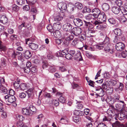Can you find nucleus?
<instances>
[{
	"label": "nucleus",
	"instance_id": "1",
	"mask_svg": "<svg viewBox=\"0 0 127 127\" xmlns=\"http://www.w3.org/2000/svg\"><path fill=\"white\" fill-rule=\"evenodd\" d=\"M109 41V37L106 36L104 41L103 42L101 43L98 44L96 46V48L97 49L101 50L103 49L104 47L106 44L108 43Z\"/></svg>",
	"mask_w": 127,
	"mask_h": 127
},
{
	"label": "nucleus",
	"instance_id": "2",
	"mask_svg": "<svg viewBox=\"0 0 127 127\" xmlns=\"http://www.w3.org/2000/svg\"><path fill=\"white\" fill-rule=\"evenodd\" d=\"M4 97L6 101H7L10 103H13L16 100L15 97L14 95L10 96V95H7L4 96Z\"/></svg>",
	"mask_w": 127,
	"mask_h": 127
},
{
	"label": "nucleus",
	"instance_id": "3",
	"mask_svg": "<svg viewBox=\"0 0 127 127\" xmlns=\"http://www.w3.org/2000/svg\"><path fill=\"white\" fill-rule=\"evenodd\" d=\"M97 16L99 21L101 22L105 21L106 20V16L105 13L103 12H100Z\"/></svg>",
	"mask_w": 127,
	"mask_h": 127
},
{
	"label": "nucleus",
	"instance_id": "4",
	"mask_svg": "<svg viewBox=\"0 0 127 127\" xmlns=\"http://www.w3.org/2000/svg\"><path fill=\"white\" fill-rule=\"evenodd\" d=\"M125 47V44L122 42H119L116 45V49L118 51H122Z\"/></svg>",
	"mask_w": 127,
	"mask_h": 127
},
{
	"label": "nucleus",
	"instance_id": "5",
	"mask_svg": "<svg viewBox=\"0 0 127 127\" xmlns=\"http://www.w3.org/2000/svg\"><path fill=\"white\" fill-rule=\"evenodd\" d=\"M82 30L79 27H75L72 30V33L75 36L79 35L82 32Z\"/></svg>",
	"mask_w": 127,
	"mask_h": 127
},
{
	"label": "nucleus",
	"instance_id": "6",
	"mask_svg": "<svg viewBox=\"0 0 127 127\" xmlns=\"http://www.w3.org/2000/svg\"><path fill=\"white\" fill-rule=\"evenodd\" d=\"M58 7L61 11L64 12V10H65L67 8V5L66 3L60 2L58 4Z\"/></svg>",
	"mask_w": 127,
	"mask_h": 127
},
{
	"label": "nucleus",
	"instance_id": "7",
	"mask_svg": "<svg viewBox=\"0 0 127 127\" xmlns=\"http://www.w3.org/2000/svg\"><path fill=\"white\" fill-rule=\"evenodd\" d=\"M127 111H125L121 112L119 114L118 117L119 119L120 120H123L125 118H127Z\"/></svg>",
	"mask_w": 127,
	"mask_h": 127
},
{
	"label": "nucleus",
	"instance_id": "8",
	"mask_svg": "<svg viewBox=\"0 0 127 127\" xmlns=\"http://www.w3.org/2000/svg\"><path fill=\"white\" fill-rule=\"evenodd\" d=\"M63 28L64 31L69 32L71 30L72 26L70 23H67L63 25Z\"/></svg>",
	"mask_w": 127,
	"mask_h": 127
},
{
	"label": "nucleus",
	"instance_id": "9",
	"mask_svg": "<svg viewBox=\"0 0 127 127\" xmlns=\"http://www.w3.org/2000/svg\"><path fill=\"white\" fill-rule=\"evenodd\" d=\"M73 22L75 25L78 27H80L83 25L82 21L79 18L75 19Z\"/></svg>",
	"mask_w": 127,
	"mask_h": 127
},
{
	"label": "nucleus",
	"instance_id": "10",
	"mask_svg": "<svg viewBox=\"0 0 127 127\" xmlns=\"http://www.w3.org/2000/svg\"><path fill=\"white\" fill-rule=\"evenodd\" d=\"M22 54L25 58L27 59L30 58L32 56V54L31 52L28 50H24Z\"/></svg>",
	"mask_w": 127,
	"mask_h": 127
},
{
	"label": "nucleus",
	"instance_id": "11",
	"mask_svg": "<svg viewBox=\"0 0 127 127\" xmlns=\"http://www.w3.org/2000/svg\"><path fill=\"white\" fill-rule=\"evenodd\" d=\"M92 12L93 13L92 14L94 16L95 18H97V16L100 13L99 9L97 8H95L92 9Z\"/></svg>",
	"mask_w": 127,
	"mask_h": 127
},
{
	"label": "nucleus",
	"instance_id": "12",
	"mask_svg": "<svg viewBox=\"0 0 127 127\" xmlns=\"http://www.w3.org/2000/svg\"><path fill=\"white\" fill-rule=\"evenodd\" d=\"M120 96L118 95H115L113 99V103H114L116 102H121L123 104V106L124 104V102L123 101L120 100Z\"/></svg>",
	"mask_w": 127,
	"mask_h": 127
},
{
	"label": "nucleus",
	"instance_id": "13",
	"mask_svg": "<svg viewBox=\"0 0 127 127\" xmlns=\"http://www.w3.org/2000/svg\"><path fill=\"white\" fill-rule=\"evenodd\" d=\"M119 16L118 17V19L121 23H124L127 21V19L126 17L124 15L120 16L118 15Z\"/></svg>",
	"mask_w": 127,
	"mask_h": 127
},
{
	"label": "nucleus",
	"instance_id": "14",
	"mask_svg": "<svg viewBox=\"0 0 127 127\" xmlns=\"http://www.w3.org/2000/svg\"><path fill=\"white\" fill-rule=\"evenodd\" d=\"M73 57L75 60L78 61H82L83 59L80 52L78 53Z\"/></svg>",
	"mask_w": 127,
	"mask_h": 127
},
{
	"label": "nucleus",
	"instance_id": "15",
	"mask_svg": "<svg viewBox=\"0 0 127 127\" xmlns=\"http://www.w3.org/2000/svg\"><path fill=\"white\" fill-rule=\"evenodd\" d=\"M30 48L32 50H35L38 48V45L37 44L31 43L29 44Z\"/></svg>",
	"mask_w": 127,
	"mask_h": 127
},
{
	"label": "nucleus",
	"instance_id": "16",
	"mask_svg": "<svg viewBox=\"0 0 127 127\" xmlns=\"http://www.w3.org/2000/svg\"><path fill=\"white\" fill-rule=\"evenodd\" d=\"M121 10L120 8L114 6L112 7V10L115 14H118Z\"/></svg>",
	"mask_w": 127,
	"mask_h": 127
},
{
	"label": "nucleus",
	"instance_id": "17",
	"mask_svg": "<svg viewBox=\"0 0 127 127\" xmlns=\"http://www.w3.org/2000/svg\"><path fill=\"white\" fill-rule=\"evenodd\" d=\"M85 18L87 21H90L92 19H94L95 18L93 15L89 14L85 16Z\"/></svg>",
	"mask_w": 127,
	"mask_h": 127
},
{
	"label": "nucleus",
	"instance_id": "18",
	"mask_svg": "<svg viewBox=\"0 0 127 127\" xmlns=\"http://www.w3.org/2000/svg\"><path fill=\"white\" fill-rule=\"evenodd\" d=\"M26 92L28 95L29 98L32 97H33L34 93L32 89H29L26 91Z\"/></svg>",
	"mask_w": 127,
	"mask_h": 127
},
{
	"label": "nucleus",
	"instance_id": "19",
	"mask_svg": "<svg viewBox=\"0 0 127 127\" xmlns=\"http://www.w3.org/2000/svg\"><path fill=\"white\" fill-rule=\"evenodd\" d=\"M7 17L4 16L2 15L1 17L0 22L3 24H5L7 22Z\"/></svg>",
	"mask_w": 127,
	"mask_h": 127
},
{
	"label": "nucleus",
	"instance_id": "20",
	"mask_svg": "<svg viewBox=\"0 0 127 127\" xmlns=\"http://www.w3.org/2000/svg\"><path fill=\"white\" fill-rule=\"evenodd\" d=\"M53 27L57 30L60 29L61 27V25L60 22L54 23L53 25Z\"/></svg>",
	"mask_w": 127,
	"mask_h": 127
},
{
	"label": "nucleus",
	"instance_id": "21",
	"mask_svg": "<svg viewBox=\"0 0 127 127\" xmlns=\"http://www.w3.org/2000/svg\"><path fill=\"white\" fill-rule=\"evenodd\" d=\"M22 113L24 115H31V112L29 109L25 108H23L22 110Z\"/></svg>",
	"mask_w": 127,
	"mask_h": 127
},
{
	"label": "nucleus",
	"instance_id": "22",
	"mask_svg": "<svg viewBox=\"0 0 127 127\" xmlns=\"http://www.w3.org/2000/svg\"><path fill=\"white\" fill-rule=\"evenodd\" d=\"M102 9L104 11H106L108 10L110 8V6L108 3H104L102 5Z\"/></svg>",
	"mask_w": 127,
	"mask_h": 127
},
{
	"label": "nucleus",
	"instance_id": "23",
	"mask_svg": "<svg viewBox=\"0 0 127 127\" xmlns=\"http://www.w3.org/2000/svg\"><path fill=\"white\" fill-rule=\"evenodd\" d=\"M114 33L116 35L120 36L122 34V32L121 30L119 29H115L114 30Z\"/></svg>",
	"mask_w": 127,
	"mask_h": 127
},
{
	"label": "nucleus",
	"instance_id": "24",
	"mask_svg": "<svg viewBox=\"0 0 127 127\" xmlns=\"http://www.w3.org/2000/svg\"><path fill=\"white\" fill-rule=\"evenodd\" d=\"M53 33V35L55 37L59 38L61 36L60 32L58 30L54 31Z\"/></svg>",
	"mask_w": 127,
	"mask_h": 127
},
{
	"label": "nucleus",
	"instance_id": "25",
	"mask_svg": "<svg viewBox=\"0 0 127 127\" xmlns=\"http://www.w3.org/2000/svg\"><path fill=\"white\" fill-rule=\"evenodd\" d=\"M114 126L116 127H125V125L122 123L116 121V122L114 124Z\"/></svg>",
	"mask_w": 127,
	"mask_h": 127
},
{
	"label": "nucleus",
	"instance_id": "26",
	"mask_svg": "<svg viewBox=\"0 0 127 127\" xmlns=\"http://www.w3.org/2000/svg\"><path fill=\"white\" fill-rule=\"evenodd\" d=\"M76 107L78 109H81L83 108V103L81 102L78 101L76 103Z\"/></svg>",
	"mask_w": 127,
	"mask_h": 127
},
{
	"label": "nucleus",
	"instance_id": "27",
	"mask_svg": "<svg viewBox=\"0 0 127 127\" xmlns=\"http://www.w3.org/2000/svg\"><path fill=\"white\" fill-rule=\"evenodd\" d=\"M68 50L67 48L66 49H64L63 50L61 51H60V53L61 54V56H62V57L64 55H66V54H68Z\"/></svg>",
	"mask_w": 127,
	"mask_h": 127
},
{
	"label": "nucleus",
	"instance_id": "28",
	"mask_svg": "<svg viewBox=\"0 0 127 127\" xmlns=\"http://www.w3.org/2000/svg\"><path fill=\"white\" fill-rule=\"evenodd\" d=\"M54 18L55 21H59L63 19V17L61 15H60L54 16Z\"/></svg>",
	"mask_w": 127,
	"mask_h": 127
},
{
	"label": "nucleus",
	"instance_id": "29",
	"mask_svg": "<svg viewBox=\"0 0 127 127\" xmlns=\"http://www.w3.org/2000/svg\"><path fill=\"white\" fill-rule=\"evenodd\" d=\"M49 70L50 72H53L56 71V69L55 68L54 65L53 64H51L50 65Z\"/></svg>",
	"mask_w": 127,
	"mask_h": 127
},
{
	"label": "nucleus",
	"instance_id": "30",
	"mask_svg": "<svg viewBox=\"0 0 127 127\" xmlns=\"http://www.w3.org/2000/svg\"><path fill=\"white\" fill-rule=\"evenodd\" d=\"M12 9L13 11L17 12L19 10V7L16 4H14L12 6Z\"/></svg>",
	"mask_w": 127,
	"mask_h": 127
},
{
	"label": "nucleus",
	"instance_id": "31",
	"mask_svg": "<svg viewBox=\"0 0 127 127\" xmlns=\"http://www.w3.org/2000/svg\"><path fill=\"white\" fill-rule=\"evenodd\" d=\"M29 110L31 112V115L32 113V112H35V107L32 105H30L29 107Z\"/></svg>",
	"mask_w": 127,
	"mask_h": 127
},
{
	"label": "nucleus",
	"instance_id": "32",
	"mask_svg": "<svg viewBox=\"0 0 127 127\" xmlns=\"http://www.w3.org/2000/svg\"><path fill=\"white\" fill-rule=\"evenodd\" d=\"M75 5L77 8L79 9H81L83 8L82 4L79 2H76L75 4Z\"/></svg>",
	"mask_w": 127,
	"mask_h": 127
},
{
	"label": "nucleus",
	"instance_id": "33",
	"mask_svg": "<svg viewBox=\"0 0 127 127\" xmlns=\"http://www.w3.org/2000/svg\"><path fill=\"white\" fill-rule=\"evenodd\" d=\"M16 125L18 127H25L24 124L22 121L18 122L16 124Z\"/></svg>",
	"mask_w": 127,
	"mask_h": 127
},
{
	"label": "nucleus",
	"instance_id": "34",
	"mask_svg": "<svg viewBox=\"0 0 127 127\" xmlns=\"http://www.w3.org/2000/svg\"><path fill=\"white\" fill-rule=\"evenodd\" d=\"M124 86L123 84L121 83H120V85L118 89H115L116 91H118V90L119 89L121 91H122L124 88Z\"/></svg>",
	"mask_w": 127,
	"mask_h": 127
},
{
	"label": "nucleus",
	"instance_id": "35",
	"mask_svg": "<svg viewBox=\"0 0 127 127\" xmlns=\"http://www.w3.org/2000/svg\"><path fill=\"white\" fill-rule=\"evenodd\" d=\"M19 86L20 87L22 90H24L27 88V85L25 83H22L20 85H19Z\"/></svg>",
	"mask_w": 127,
	"mask_h": 127
},
{
	"label": "nucleus",
	"instance_id": "36",
	"mask_svg": "<svg viewBox=\"0 0 127 127\" xmlns=\"http://www.w3.org/2000/svg\"><path fill=\"white\" fill-rule=\"evenodd\" d=\"M106 25H104L103 24H98L96 26L97 29H102L106 27Z\"/></svg>",
	"mask_w": 127,
	"mask_h": 127
},
{
	"label": "nucleus",
	"instance_id": "37",
	"mask_svg": "<svg viewBox=\"0 0 127 127\" xmlns=\"http://www.w3.org/2000/svg\"><path fill=\"white\" fill-rule=\"evenodd\" d=\"M30 69L31 72L32 74L36 73L37 71V69L35 67H32Z\"/></svg>",
	"mask_w": 127,
	"mask_h": 127
},
{
	"label": "nucleus",
	"instance_id": "38",
	"mask_svg": "<svg viewBox=\"0 0 127 127\" xmlns=\"http://www.w3.org/2000/svg\"><path fill=\"white\" fill-rule=\"evenodd\" d=\"M85 49L86 50H88L92 51L94 50V49L93 47L88 46L86 45H85L84 46Z\"/></svg>",
	"mask_w": 127,
	"mask_h": 127
},
{
	"label": "nucleus",
	"instance_id": "39",
	"mask_svg": "<svg viewBox=\"0 0 127 127\" xmlns=\"http://www.w3.org/2000/svg\"><path fill=\"white\" fill-rule=\"evenodd\" d=\"M47 29L48 31L50 32L53 31V29L52 26L51 24H49L47 27Z\"/></svg>",
	"mask_w": 127,
	"mask_h": 127
},
{
	"label": "nucleus",
	"instance_id": "40",
	"mask_svg": "<svg viewBox=\"0 0 127 127\" xmlns=\"http://www.w3.org/2000/svg\"><path fill=\"white\" fill-rule=\"evenodd\" d=\"M108 21L111 24H114L116 22L115 20L113 18H111L108 20Z\"/></svg>",
	"mask_w": 127,
	"mask_h": 127
},
{
	"label": "nucleus",
	"instance_id": "41",
	"mask_svg": "<svg viewBox=\"0 0 127 127\" xmlns=\"http://www.w3.org/2000/svg\"><path fill=\"white\" fill-rule=\"evenodd\" d=\"M73 57V56L68 53L65 56V58L68 60L71 59Z\"/></svg>",
	"mask_w": 127,
	"mask_h": 127
},
{
	"label": "nucleus",
	"instance_id": "42",
	"mask_svg": "<svg viewBox=\"0 0 127 127\" xmlns=\"http://www.w3.org/2000/svg\"><path fill=\"white\" fill-rule=\"evenodd\" d=\"M115 3L118 6H120L122 5V2L121 0H116L115 2Z\"/></svg>",
	"mask_w": 127,
	"mask_h": 127
},
{
	"label": "nucleus",
	"instance_id": "43",
	"mask_svg": "<svg viewBox=\"0 0 127 127\" xmlns=\"http://www.w3.org/2000/svg\"><path fill=\"white\" fill-rule=\"evenodd\" d=\"M27 25L26 24L25 22H24L23 23L18 27V28L19 29L21 30L23 27H27Z\"/></svg>",
	"mask_w": 127,
	"mask_h": 127
},
{
	"label": "nucleus",
	"instance_id": "44",
	"mask_svg": "<svg viewBox=\"0 0 127 127\" xmlns=\"http://www.w3.org/2000/svg\"><path fill=\"white\" fill-rule=\"evenodd\" d=\"M1 88H2L1 90L2 93L4 94L7 93L8 91L5 87H2Z\"/></svg>",
	"mask_w": 127,
	"mask_h": 127
},
{
	"label": "nucleus",
	"instance_id": "45",
	"mask_svg": "<svg viewBox=\"0 0 127 127\" xmlns=\"http://www.w3.org/2000/svg\"><path fill=\"white\" fill-rule=\"evenodd\" d=\"M5 60L3 58H2L1 59V65L3 67H5L6 65V64L5 62Z\"/></svg>",
	"mask_w": 127,
	"mask_h": 127
},
{
	"label": "nucleus",
	"instance_id": "46",
	"mask_svg": "<svg viewBox=\"0 0 127 127\" xmlns=\"http://www.w3.org/2000/svg\"><path fill=\"white\" fill-rule=\"evenodd\" d=\"M66 99L63 96H61L59 98V100L62 103H65L66 101Z\"/></svg>",
	"mask_w": 127,
	"mask_h": 127
},
{
	"label": "nucleus",
	"instance_id": "47",
	"mask_svg": "<svg viewBox=\"0 0 127 127\" xmlns=\"http://www.w3.org/2000/svg\"><path fill=\"white\" fill-rule=\"evenodd\" d=\"M20 53H20L18 52H15L14 51L11 54V57L13 58H15L16 55L18 54H19Z\"/></svg>",
	"mask_w": 127,
	"mask_h": 127
},
{
	"label": "nucleus",
	"instance_id": "48",
	"mask_svg": "<svg viewBox=\"0 0 127 127\" xmlns=\"http://www.w3.org/2000/svg\"><path fill=\"white\" fill-rule=\"evenodd\" d=\"M48 66V64L47 61H44L43 62L42 67L43 69L45 68L46 67Z\"/></svg>",
	"mask_w": 127,
	"mask_h": 127
},
{
	"label": "nucleus",
	"instance_id": "49",
	"mask_svg": "<svg viewBox=\"0 0 127 127\" xmlns=\"http://www.w3.org/2000/svg\"><path fill=\"white\" fill-rule=\"evenodd\" d=\"M76 9V7L74 6H71L69 7L68 8V10L69 12L72 13L74 11V10Z\"/></svg>",
	"mask_w": 127,
	"mask_h": 127
},
{
	"label": "nucleus",
	"instance_id": "50",
	"mask_svg": "<svg viewBox=\"0 0 127 127\" xmlns=\"http://www.w3.org/2000/svg\"><path fill=\"white\" fill-rule=\"evenodd\" d=\"M121 11L122 14H123L122 15H124L125 16L127 14V10L123 8L122 9H121Z\"/></svg>",
	"mask_w": 127,
	"mask_h": 127
},
{
	"label": "nucleus",
	"instance_id": "51",
	"mask_svg": "<svg viewBox=\"0 0 127 127\" xmlns=\"http://www.w3.org/2000/svg\"><path fill=\"white\" fill-rule=\"evenodd\" d=\"M78 41V40L77 39H75L72 41L71 44L73 46H75L77 45Z\"/></svg>",
	"mask_w": 127,
	"mask_h": 127
},
{
	"label": "nucleus",
	"instance_id": "52",
	"mask_svg": "<svg viewBox=\"0 0 127 127\" xmlns=\"http://www.w3.org/2000/svg\"><path fill=\"white\" fill-rule=\"evenodd\" d=\"M26 95V94L24 92H22L20 93L19 95V97L21 98H24Z\"/></svg>",
	"mask_w": 127,
	"mask_h": 127
},
{
	"label": "nucleus",
	"instance_id": "53",
	"mask_svg": "<svg viewBox=\"0 0 127 127\" xmlns=\"http://www.w3.org/2000/svg\"><path fill=\"white\" fill-rule=\"evenodd\" d=\"M73 38V36L72 35H70L66 38V40L67 41H69L72 40Z\"/></svg>",
	"mask_w": 127,
	"mask_h": 127
},
{
	"label": "nucleus",
	"instance_id": "54",
	"mask_svg": "<svg viewBox=\"0 0 127 127\" xmlns=\"http://www.w3.org/2000/svg\"><path fill=\"white\" fill-rule=\"evenodd\" d=\"M88 82L89 83V85L92 87H94V84L95 83V82L94 81L90 80H89V81H88Z\"/></svg>",
	"mask_w": 127,
	"mask_h": 127
},
{
	"label": "nucleus",
	"instance_id": "55",
	"mask_svg": "<svg viewBox=\"0 0 127 127\" xmlns=\"http://www.w3.org/2000/svg\"><path fill=\"white\" fill-rule=\"evenodd\" d=\"M73 120L75 122L77 123L80 121L78 117L74 116L73 117Z\"/></svg>",
	"mask_w": 127,
	"mask_h": 127
},
{
	"label": "nucleus",
	"instance_id": "56",
	"mask_svg": "<svg viewBox=\"0 0 127 127\" xmlns=\"http://www.w3.org/2000/svg\"><path fill=\"white\" fill-rule=\"evenodd\" d=\"M53 103L54 104L55 106H58L59 104V102L58 100L57 99H54L53 100Z\"/></svg>",
	"mask_w": 127,
	"mask_h": 127
},
{
	"label": "nucleus",
	"instance_id": "57",
	"mask_svg": "<svg viewBox=\"0 0 127 127\" xmlns=\"http://www.w3.org/2000/svg\"><path fill=\"white\" fill-rule=\"evenodd\" d=\"M31 11L33 13H36L37 12L36 8L34 7H32L31 9Z\"/></svg>",
	"mask_w": 127,
	"mask_h": 127
},
{
	"label": "nucleus",
	"instance_id": "58",
	"mask_svg": "<svg viewBox=\"0 0 127 127\" xmlns=\"http://www.w3.org/2000/svg\"><path fill=\"white\" fill-rule=\"evenodd\" d=\"M122 57L124 58L127 57V52L126 51H123L122 53Z\"/></svg>",
	"mask_w": 127,
	"mask_h": 127
},
{
	"label": "nucleus",
	"instance_id": "59",
	"mask_svg": "<svg viewBox=\"0 0 127 127\" xmlns=\"http://www.w3.org/2000/svg\"><path fill=\"white\" fill-rule=\"evenodd\" d=\"M23 8L24 10L27 11L30 9V7L28 5H25L23 7Z\"/></svg>",
	"mask_w": 127,
	"mask_h": 127
},
{
	"label": "nucleus",
	"instance_id": "60",
	"mask_svg": "<svg viewBox=\"0 0 127 127\" xmlns=\"http://www.w3.org/2000/svg\"><path fill=\"white\" fill-rule=\"evenodd\" d=\"M17 2L19 5H22L24 2V0H17Z\"/></svg>",
	"mask_w": 127,
	"mask_h": 127
},
{
	"label": "nucleus",
	"instance_id": "61",
	"mask_svg": "<svg viewBox=\"0 0 127 127\" xmlns=\"http://www.w3.org/2000/svg\"><path fill=\"white\" fill-rule=\"evenodd\" d=\"M104 47V51L106 53H107L108 51H109V50L110 48L108 46H106V45H105Z\"/></svg>",
	"mask_w": 127,
	"mask_h": 127
},
{
	"label": "nucleus",
	"instance_id": "62",
	"mask_svg": "<svg viewBox=\"0 0 127 127\" xmlns=\"http://www.w3.org/2000/svg\"><path fill=\"white\" fill-rule=\"evenodd\" d=\"M48 59H55V57L53 55L51 54H48L47 56Z\"/></svg>",
	"mask_w": 127,
	"mask_h": 127
},
{
	"label": "nucleus",
	"instance_id": "63",
	"mask_svg": "<svg viewBox=\"0 0 127 127\" xmlns=\"http://www.w3.org/2000/svg\"><path fill=\"white\" fill-rule=\"evenodd\" d=\"M45 95V97L48 98H50L52 97V95H51V94L50 93H46Z\"/></svg>",
	"mask_w": 127,
	"mask_h": 127
},
{
	"label": "nucleus",
	"instance_id": "64",
	"mask_svg": "<svg viewBox=\"0 0 127 127\" xmlns=\"http://www.w3.org/2000/svg\"><path fill=\"white\" fill-rule=\"evenodd\" d=\"M96 127H107L103 123H101L98 124Z\"/></svg>",
	"mask_w": 127,
	"mask_h": 127
}]
</instances>
